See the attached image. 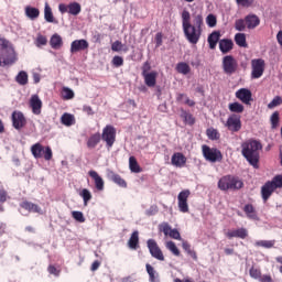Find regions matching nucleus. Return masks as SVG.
I'll return each instance as SVG.
<instances>
[{
    "mask_svg": "<svg viewBox=\"0 0 282 282\" xmlns=\"http://www.w3.org/2000/svg\"><path fill=\"white\" fill-rule=\"evenodd\" d=\"M204 25V17L202 14H193V24L183 26L186 41L192 45H197L202 39V26Z\"/></svg>",
    "mask_w": 282,
    "mask_h": 282,
    "instance_id": "f257e3e1",
    "label": "nucleus"
},
{
    "mask_svg": "<svg viewBox=\"0 0 282 282\" xmlns=\"http://www.w3.org/2000/svg\"><path fill=\"white\" fill-rule=\"evenodd\" d=\"M241 153L247 162L254 169H259V151L263 149L261 142L249 139L241 144Z\"/></svg>",
    "mask_w": 282,
    "mask_h": 282,
    "instance_id": "f03ea898",
    "label": "nucleus"
},
{
    "mask_svg": "<svg viewBox=\"0 0 282 282\" xmlns=\"http://www.w3.org/2000/svg\"><path fill=\"white\" fill-rule=\"evenodd\" d=\"M15 61L14 47L6 37H0V67L12 65Z\"/></svg>",
    "mask_w": 282,
    "mask_h": 282,
    "instance_id": "7ed1b4c3",
    "label": "nucleus"
},
{
    "mask_svg": "<svg viewBox=\"0 0 282 282\" xmlns=\"http://www.w3.org/2000/svg\"><path fill=\"white\" fill-rule=\"evenodd\" d=\"M243 181L235 175H225L218 181V188L220 191H241Z\"/></svg>",
    "mask_w": 282,
    "mask_h": 282,
    "instance_id": "20e7f679",
    "label": "nucleus"
},
{
    "mask_svg": "<svg viewBox=\"0 0 282 282\" xmlns=\"http://www.w3.org/2000/svg\"><path fill=\"white\" fill-rule=\"evenodd\" d=\"M31 153L35 160H40L41 158H44L46 162H50L53 158L52 148L50 147H43L41 143H35L31 147Z\"/></svg>",
    "mask_w": 282,
    "mask_h": 282,
    "instance_id": "39448f33",
    "label": "nucleus"
},
{
    "mask_svg": "<svg viewBox=\"0 0 282 282\" xmlns=\"http://www.w3.org/2000/svg\"><path fill=\"white\" fill-rule=\"evenodd\" d=\"M116 135H117L116 127L111 124H107L102 129L101 139L104 142H106V148L108 151H111V149L113 148V144H116Z\"/></svg>",
    "mask_w": 282,
    "mask_h": 282,
    "instance_id": "423d86ee",
    "label": "nucleus"
},
{
    "mask_svg": "<svg viewBox=\"0 0 282 282\" xmlns=\"http://www.w3.org/2000/svg\"><path fill=\"white\" fill-rule=\"evenodd\" d=\"M223 72L227 76H232L234 74H237V69H239V62L232 55H226L223 57Z\"/></svg>",
    "mask_w": 282,
    "mask_h": 282,
    "instance_id": "0eeeda50",
    "label": "nucleus"
},
{
    "mask_svg": "<svg viewBox=\"0 0 282 282\" xmlns=\"http://www.w3.org/2000/svg\"><path fill=\"white\" fill-rule=\"evenodd\" d=\"M202 151H203V158L207 162H221L224 160V155L221 154V151H219L217 148H210L206 144L202 145Z\"/></svg>",
    "mask_w": 282,
    "mask_h": 282,
    "instance_id": "6e6552de",
    "label": "nucleus"
},
{
    "mask_svg": "<svg viewBox=\"0 0 282 282\" xmlns=\"http://www.w3.org/2000/svg\"><path fill=\"white\" fill-rule=\"evenodd\" d=\"M265 72V59L254 58L251 61V78H261Z\"/></svg>",
    "mask_w": 282,
    "mask_h": 282,
    "instance_id": "1a4fd4ad",
    "label": "nucleus"
},
{
    "mask_svg": "<svg viewBox=\"0 0 282 282\" xmlns=\"http://www.w3.org/2000/svg\"><path fill=\"white\" fill-rule=\"evenodd\" d=\"M58 10L61 14H65L68 12V14H72L73 17H78L80 12L83 11V7L78 2H70L69 4L59 3Z\"/></svg>",
    "mask_w": 282,
    "mask_h": 282,
    "instance_id": "9d476101",
    "label": "nucleus"
},
{
    "mask_svg": "<svg viewBox=\"0 0 282 282\" xmlns=\"http://www.w3.org/2000/svg\"><path fill=\"white\" fill-rule=\"evenodd\" d=\"M147 246H148V250L151 254V257H153V259H156V261H164V252H162V249L160 248V246L158 245V241H155V239H149L147 241Z\"/></svg>",
    "mask_w": 282,
    "mask_h": 282,
    "instance_id": "9b49d317",
    "label": "nucleus"
},
{
    "mask_svg": "<svg viewBox=\"0 0 282 282\" xmlns=\"http://www.w3.org/2000/svg\"><path fill=\"white\" fill-rule=\"evenodd\" d=\"M225 127H227L228 131H231V133H239V131H241V116L236 113L230 115Z\"/></svg>",
    "mask_w": 282,
    "mask_h": 282,
    "instance_id": "f8f14e48",
    "label": "nucleus"
},
{
    "mask_svg": "<svg viewBox=\"0 0 282 282\" xmlns=\"http://www.w3.org/2000/svg\"><path fill=\"white\" fill-rule=\"evenodd\" d=\"M12 126L18 130L21 131L23 127L28 124V120L25 119V116L21 111H13L11 116Z\"/></svg>",
    "mask_w": 282,
    "mask_h": 282,
    "instance_id": "ddd939ff",
    "label": "nucleus"
},
{
    "mask_svg": "<svg viewBox=\"0 0 282 282\" xmlns=\"http://www.w3.org/2000/svg\"><path fill=\"white\" fill-rule=\"evenodd\" d=\"M188 197H191L189 189L180 192L177 199H178V210L181 213H188Z\"/></svg>",
    "mask_w": 282,
    "mask_h": 282,
    "instance_id": "4468645a",
    "label": "nucleus"
},
{
    "mask_svg": "<svg viewBox=\"0 0 282 282\" xmlns=\"http://www.w3.org/2000/svg\"><path fill=\"white\" fill-rule=\"evenodd\" d=\"M89 50V42L87 40H75L70 43V54H78V52H85Z\"/></svg>",
    "mask_w": 282,
    "mask_h": 282,
    "instance_id": "2eb2a0df",
    "label": "nucleus"
},
{
    "mask_svg": "<svg viewBox=\"0 0 282 282\" xmlns=\"http://www.w3.org/2000/svg\"><path fill=\"white\" fill-rule=\"evenodd\" d=\"M29 105L34 116H41V111L43 109V101L41 100L39 95H32L30 98Z\"/></svg>",
    "mask_w": 282,
    "mask_h": 282,
    "instance_id": "dca6fc26",
    "label": "nucleus"
},
{
    "mask_svg": "<svg viewBox=\"0 0 282 282\" xmlns=\"http://www.w3.org/2000/svg\"><path fill=\"white\" fill-rule=\"evenodd\" d=\"M186 155L182 152H175L171 158V164L176 169H184V166H186Z\"/></svg>",
    "mask_w": 282,
    "mask_h": 282,
    "instance_id": "f3484780",
    "label": "nucleus"
},
{
    "mask_svg": "<svg viewBox=\"0 0 282 282\" xmlns=\"http://www.w3.org/2000/svg\"><path fill=\"white\" fill-rule=\"evenodd\" d=\"M236 98L241 100L243 105H250L252 102V91L248 88H240L236 91Z\"/></svg>",
    "mask_w": 282,
    "mask_h": 282,
    "instance_id": "a211bd4d",
    "label": "nucleus"
},
{
    "mask_svg": "<svg viewBox=\"0 0 282 282\" xmlns=\"http://www.w3.org/2000/svg\"><path fill=\"white\" fill-rule=\"evenodd\" d=\"M245 23L248 30H254L261 25V19L257 14L251 13L245 18Z\"/></svg>",
    "mask_w": 282,
    "mask_h": 282,
    "instance_id": "6ab92c4d",
    "label": "nucleus"
},
{
    "mask_svg": "<svg viewBox=\"0 0 282 282\" xmlns=\"http://www.w3.org/2000/svg\"><path fill=\"white\" fill-rule=\"evenodd\" d=\"M21 208L28 210V213H36L37 215H43V209L37 204L30 200H24L20 204Z\"/></svg>",
    "mask_w": 282,
    "mask_h": 282,
    "instance_id": "aec40b11",
    "label": "nucleus"
},
{
    "mask_svg": "<svg viewBox=\"0 0 282 282\" xmlns=\"http://www.w3.org/2000/svg\"><path fill=\"white\" fill-rule=\"evenodd\" d=\"M89 177H91V180H94L95 182V188L97 191H105V180L101 178L100 174H98V172L90 170L88 172Z\"/></svg>",
    "mask_w": 282,
    "mask_h": 282,
    "instance_id": "412c9836",
    "label": "nucleus"
},
{
    "mask_svg": "<svg viewBox=\"0 0 282 282\" xmlns=\"http://www.w3.org/2000/svg\"><path fill=\"white\" fill-rule=\"evenodd\" d=\"M147 87H155L158 85V70H152L145 75H142Z\"/></svg>",
    "mask_w": 282,
    "mask_h": 282,
    "instance_id": "4be33fe9",
    "label": "nucleus"
},
{
    "mask_svg": "<svg viewBox=\"0 0 282 282\" xmlns=\"http://www.w3.org/2000/svg\"><path fill=\"white\" fill-rule=\"evenodd\" d=\"M232 47H235V43L230 39H223L219 41V50L221 54H228L232 52Z\"/></svg>",
    "mask_w": 282,
    "mask_h": 282,
    "instance_id": "5701e85b",
    "label": "nucleus"
},
{
    "mask_svg": "<svg viewBox=\"0 0 282 282\" xmlns=\"http://www.w3.org/2000/svg\"><path fill=\"white\" fill-rule=\"evenodd\" d=\"M128 248H130V250H138L140 248V232L138 230L131 234L128 240Z\"/></svg>",
    "mask_w": 282,
    "mask_h": 282,
    "instance_id": "b1692460",
    "label": "nucleus"
},
{
    "mask_svg": "<svg viewBox=\"0 0 282 282\" xmlns=\"http://www.w3.org/2000/svg\"><path fill=\"white\" fill-rule=\"evenodd\" d=\"M274 186L271 185L270 181H268L262 187H261V195L263 202H268L270 197H272V193H274Z\"/></svg>",
    "mask_w": 282,
    "mask_h": 282,
    "instance_id": "393cba45",
    "label": "nucleus"
},
{
    "mask_svg": "<svg viewBox=\"0 0 282 282\" xmlns=\"http://www.w3.org/2000/svg\"><path fill=\"white\" fill-rule=\"evenodd\" d=\"M226 237L227 239H234L235 237L238 239H246L248 237V229L239 228L232 231H228Z\"/></svg>",
    "mask_w": 282,
    "mask_h": 282,
    "instance_id": "a878e982",
    "label": "nucleus"
},
{
    "mask_svg": "<svg viewBox=\"0 0 282 282\" xmlns=\"http://www.w3.org/2000/svg\"><path fill=\"white\" fill-rule=\"evenodd\" d=\"M108 177L111 180V182H113L121 188H127V181H124V178H122V176H120V174H116L113 171H110L108 173Z\"/></svg>",
    "mask_w": 282,
    "mask_h": 282,
    "instance_id": "bb28decb",
    "label": "nucleus"
},
{
    "mask_svg": "<svg viewBox=\"0 0 282 282\" xmlns=\"http://www.w3.org/2000/svg\"><path fill=\"white\" fill-rule=\"evenodd\" d=\"M101 134L100 132H96L94 134H91L88 140H87V147L88 149H96V147H98V144H100L101 141Z\"/></svg>",
    "mask_w": 282,
    "mask_h": 282,
    "instance_id": "cd10ccee",
    "label": "nucleus"
},
{
    "mask_svg": "<svg viewBox=\"0 0 282 282\" xmlns=\"http://www.w3.org/2000/svg\"><path fill=\"white\" fill-rule=\"evenodd\" d=\"M221 37V33L219 31H214L208 35L207 42L209 43V48L215 50L217 47V43H219V39Z\"/></svg>",
    "mask_w": 282,
    "mask_h": 282,
    "instance_id": "c85d7f7f",
    "label": "nucleus"
},
{
    "mask_svg": "<svg viewBox=\"0 0 282 282\" xmlns=\"http://www.w3.org/2000/svg\"><path fill=\"white\" fill-rule=\"evenodd\" d=\"M243 213L247 215L248 219H259V216L257 215V209L254 208L253 204L245 205Z\"/></svg>",
    "mask_w": 282,
    "mask_h": 282,
    "instance_id": "c756f323",
    "label": "nucleus"
},
{
    "mask_svg": "<svg viewBox=\"0 0 282 282\" xmlns=\"http://www.w3.org/2000/svg\"><path fill=\"white\" fill-rule=\"evenodd\" d=\"M145 270L149 274L150 282H160V274L158 273V271H155V269L150 263L145 264Z\"/></svg>",
    "mask_w": 282,
    "mask_h": 282,
    "instance_id": "7c9ffc66",
    "label": "nucleus"
},
{
    "mask_svg": "<svg viewBox=\"0 0 282 282\" xmlns=\"http://www.w3.org/2000/svg\"><path fill=\"white\" fill-rule=\"evenodd\" d=\"M50 45L53 50H61L63 47V37L58 34L52 35Z\"/></svg>",
    "mask_w": 282,
    "mask_h": 282,
    "instance_id": "2f4dec72",
    "label": "nucleus"
},
{
    "mask_svg": "<svg viewBox=\"0 0 282 282\" xmlns=\"http://www.w3.org/2000/svg\"><path fill=\"white\" fill-rule=\"evenodd\" d=\"M129 169L131 173H142V167H140V164H138L135 156L129 158Z\"/></svg>",
    "mask_w": 282,
    "mask_h": 282,
    "instance_id": "473e14b6",
    "label": "nucleus"
},
{
    "mask_svg": "<svg viewBox=\"0 0 282 282\" xmlns=\"http://www.w3.org/2000/svg\"><path fill=\"white\" fill-rule=\"evenodd\" d=\"M61 122L65 127H72L76 122V119L74 118V115L65 112L61 117Z\"/></svg>",
    "mask_w": 282,
    "mask_h": 282,
    "instance_id": "72a5a7b5",
    "label": "nucleus"
},
{
    "mask_svg": "<svg viewBox=\"0 0 282 282\" xmlns=\"http://www.w3.org/2000/svg\"><path fill=\"white\" fill-rule=\"evenodd\" d=\"M25 14L29 19L34 20V19H39L41 11H39V9L34 7H26Z\"/></svg>",
    "mask_w": 282,
    "mask_h": 282,
    "instance_id": "f704fd0d",
    "label": "nucleus"
},
{
    "mask_svg": "<svg viewBox=\"0 0 282 282\" xmlns=\"http://www.w3.org/2000/svg\"><path fill=\"white\" fill-rule=\"evenodd\" d=\"M235 43L239 47H248V42H246V33H237L235 35Z\"/></svg>",
    "mask_w": 282,
    "mask_h": 282,
    "instance_id": "c9c22d12",
    "label": "nucleus"
},
{
    "mask_svg": "<svg viewBox=\"0 0 282 282\" xmlns=\"http://www.w3.org/2000/svg\"><path fill=\"white\" fill-rule=\"evenodd\" d=\"M176 72L186 76V74H191V66L187 63L181 62L176 65Z\"/></svg>",
    "mask_w": 282,
    "mask_h": 282,
    "instance_id": "e433bc0d",
    "label": "nucleus"
},
{
    "mask_svg": "<svg viewBox=\"0 0 282 282\" xmlns=\"http://www.w3.org/2000/svg\"><path fill=\"white\" fill-rule=\"evenodd\" d=\"M229 111H231V113H243L245 107L243 105L239 104V102H231L228 106Z\"/></svg>",
    "mask_w": 282,
    "mask_h": 282,
    "instance_id": "4c0bfd02",
    "label": "nucleus"
},
{
    "mask_svg": "<svg viewBox=\"0 0 282 282\" xmlns=\"http://www.w3.org/2000/svg\"><path fill=\"white\" fill-rule=\"evenodd\" d=\"M181 118H183L184 122H186V124H189L191 127L195 124V117H193V115L187 112L186 110H182Z\"/></svg>",
    "mask_w": 282,
    "mask_h": 282,
    "instance_id": "58836bf2",
    "label": "nucleus"
},
{
    "mask_svg": "<svg viewBox=\"0 0 282 282\" xmlns=\"http://www.w3.org/2000/svg\"><path fill=\"white\" fill-rule=\"evenodd\" d=\"M182 248L183 250H185V252H187L189 257H192V259H194V261H197V252L191 249V243H188L187 241H183Z\"/></svg>",
    "mask_w": 282,
    "mask_h": 282,
    "instance_id": "ea45409f",
    "label": "nucleus"
},
{
    "mask_svg": "<svg viewBox=\"0 0 282 282\" xmlns=\"http://www.w3.org/2000/svg\"><path fill=\"white\" fill-rule=\"evenodd\" d=\"M111 50L112 52H129V48L124 47V44L118 40L111 44Z\"/></svg>",
    "mask_w": 282,
    "mask_h": 282,
    "instance_id": "a19ab883",
    "label": "nucleus"
},
{
    "mask_svg": "<svg viewBox=\"0 0 282 282\" xmlns=\"http://www.w3.org/2000/svg\"><path fill=\"white\" fill-rule=\"evenodd\" d=\"M165 248H167V250H170V252H172V254H174V257H180L181 252H180V249L177 248V246L175 245V242L167 241L165 245Z\"/></svg>",
    "mask_w": 282,
    "mask_h": 282,
    "instance_id": "79ce46f5",
    "label": "nucleus"
},
{
    "mask_svg": "<svg viewBox=\"0 0 282 282\" xmlns=\"http://www.w3.org/2000/svg\"><path fill=\"white\" fill-rule=\"evenodd\" d=\"M206 135L209 140H219V131L215 128H209L206 130Z\"/></svg>",
    "mask_w": 282,
    "mask_h": 282,
    "instance_id": "37998d69",
    "label": "nucleus"
},
{
    "mask_svg": "<svg viewBox=\"0 0 282 282\" xmlns=\"http://www.w3.org/2000/svg\"><path fill=\"white\" fill-rule=\"evenodd\" d=\"M80 197L84 199V205L87 206L89 202H91V192L89 189L84 188L79 193Z\"/></svg>",
    "mask_w": 282,
    "mask_h": 282,
    "instance_id": "c03bdc74",
    "label": "nucleus"
},
{
    "mask_svg": "<svg viewBox=\"0 0 282 282\" xmlns=\"http://www.w3.org/2000/svg\"><path fill=\"white\" fill-rule=\"evenodd\" d=\"M15 80L19 85H28V73H25L24 70H21L17 75Z\"/></svg>",
    "mask_w": 282,
    "mask_h": 282,
    "instance_id": "a18cd8bd",
    "label": "nucleus"
},
{
    "mask_svg": "<svg viewBox=\"0 0 282 282\" xmlns=\"http://www.w3.org/2000/svg\"><path fill=\"white\" fill-rule=\"evenodd\" d=\"M44 18L47 23H54V13H52V8L48 7L47 4L45 6L44 9Z\"/></svg>",
    "mask_w": 282,
    "mask_h": 282,
    "instance_id": "49530a36",
    "label": "nucleus"
},
{
    "mask_svg": "<svg viewBox=\"0 0 282 282\" xmlns=\"http://www.w3.org/2000/svg\"><path fill=\"white\" fill-rule=\"evenodd\" d=\"M274 243H275L274 240H259L256 242V246H258L259 248L270 249V248H274Z\"/></svg>",
    "mask_w": 282,
    "mask_h": 282,
    "instance_id": "de8ad7c7",
    "label": "nucleus"
},
{
    "mask_svg": "<svg viewBox=\"0 0 282 282\" xmlns=\"http://www.w3.org/2000/svg\"><path fill=\"white\" fill-rule=\"evenodd\" d=\"M62 98L64 100H72V98H74V90H72V88L63 87L62 88Z\"/></svg>",
    "mask_w": 282,
    "mask_h": 282,
    "instance_id": "09e8293b",
    "label": "nucleus"
},
{
    "mask_svg": "<svg viewBox=\"0 0 282 282\" xmlns=\"http://www.w3.org/2000/svg\"><path fill=\"white\" fill-rule=\"evenodd\" d=\"M172 229L173 228H171V225H169V223H162L159 225V232H163L165 237H169Z\"/></svg>",
    "mask_w": 282,
    "mask_h": 282,
    "instance_id": "8fccbe9b",
    "label": "nucleus"
},
{
    "mask_svg": "<svg viewBox=\"0 0 282 282\" xmlns=\"http://www.w3.org/2000/svg\"><path fill=\"white\" fill-rule=\"evenodd\" d=\"M273 188L276 191V188H282V174L275 175L272 181H270Z\"/></svg>",
    "mask_w": 282,
    "mask_h": 282,
    "instance_id": "3c124183",
    "label": "nucleus"
},
{
    "mask_svg": "<svg viewBox=\"0 0 282 282\" xmlns=\"http://www.w3.org/2000/svg\"><path fill=\"white\" fill-rule=\"evenodd\" d=\"M193 23H191V12H188L187 10H184L182 12V25L183 28H186V25H192Z\"/></svg>",
    "mask_w": 282,
    "mask_h": 282,
    "instance_id": "603ef678",
    "label": "nucleus"
},
{
    "mask_svg": "<svg viewBox=\"0 0 282 282\" xmlns=\"http://www.w3.org/2000/svg\"><path fill=\"white\" fill-rule=\"evenodd\" d=\"M282 105V97L275 96L269 104L268 109H274L275 107H281Z\"/></svg>",
    "mask_w": 282,
    "mask_h": 282,
    "instance_id": "864d4df0",
    "label": "nucleus"
},
{
    "mask_svg": "<svg viewBox=\"0 0 282 282\" xmlns=\"http://www.w3.org/2000/svg\"><path fill=\"white\" fill-rule=\"evenodd\" d=\"M247 24H246V20L243 19H238L235 22V29L237 30V32H243L246 30Z\"/></svg>",
    "mask_w": 282,
    "mask_h": 282,
    "instance_id": "5fc2aeb1",
    "label": "nucleus"
},
{
    "mask_svg": "<svg viewBox=\"0 0 282 282\" xmlns=\"http://www.w3.org/2000/svg\"><path fill=\"white\" fill-rule=\"evenodd\" d=\"M206 23L208 28H215V25H217V17L213 13L208 14L206 18Z\"/></svg>",
    "mask_w": 282,
    "mask_h": 282,
    "instance_id": "6e6d98bb",
    "label": "nucleus"
},
{
    "mask_svg": "<svg viewBox=\"0 0 282 282\" xmlns=\"http://www.w3.org/2000/svg\"><path fill=\"white\" fill-rule=\"evenodd\" d=\"M271 127L272 129H276V127H279V120H280V117H279V111H275L271 115Z\"/></svg>",
    "mask_w": 282,
    "mask_h": 282,
    "instance_id": "4d7b16f0",
    "label": "nucleus"
},
{
    "mask_svg": "<svg viewBox=\"0 0 282 282\" xmlns=\"http://www.w3.org/2000/svg\"><path fill=\"white\" fill-rule=\"evenodd\" d=\"M72 217L75 219V221L85 224V215H83V212H73Z\"/></svg>",
    "mask_w": 282,
    "mask_h": 282,
    "instance_id": "13d9d810",
    "label": "nucleus"
},
{
    "mask_svg": "<svg viewBox=\"0 0 282 282\" xmlns=\"http://www.w3.org/2000/svg\"><path fill=\"white\" fill-rule=\"evenodd\" d=\"M249 275L251 276V279H261V269L251 267L249 270Z\"/></svg>",
    "mask_w": 282,
    "mask_h": 282,
    "instance_id": "bf43d9fd",
    "label": "nucleus"
},
{
    "mask_svg": "<svg viewBox=\"0 0 282 282\" xmlns=\"http://www.w3.org/2000/svg\"><path fill=\"white\" fill-rule=\"evenodd\" d=\"M147 74H151V63L149 61L144 62L141 67V76H145Z\"/></svg>",
    "mask_w": 282,
    "mask_h": 282,
    "instance_id": "052dcab7",
    "label": "nucleus"
},
{
    "mask_svg": "<svg viewBox=\"0 0 282 282\" xmlns=\"http://www.w3.org/2000/svg\"><path fill=\"white\" fill-rule=\"evenodd\" d=\"M112 65H115V67H122L124 65V59L121 56L116 55L112 58Z\"/></svg>",
    "mask_w": 282,
    "mask_h": 282,
    "instance_id": "680f3d73",
    "label": "nucleus"
},
{
    "mask_svg": "<svg viewBox=\"0 0 282 282\" xmlns=\"http://www.w3.org/2000/svg\"><path fill=\"white\" fill-rule=\"evenodd\" d=\"M171 239H176L177 241L182 240V236L180 235V231L177 229H171L169 236Z\"/></svg>",
    "mask_w": 282,
    "mask_h": 282,
    "instance_id": "e2e57ef3",
    "label": "nucleus"
},
{
    "mask_svg": "<svg viewBox=\"0 0 282 282\" xmlns=\"http://www.w3.org/2000/svg\"><path fill=\"white\" fill-rule=\"evenodd\" d=\"M237 6H241L242 8H250L254 0H236Z\"/></svg>",
    "mask_w": 282,
    "mask_h": 282,
    "instance_id": "0e129e2a",
    "label": "nucleus"
},
{
    "mask_svg": "<svg viewBox=\"0 0 282 282\" xmlns=\"http://www.w3.org/2000/svg\"><path fill=\"white\" fill-rule=\"evenodd\" d=\"M48 274H53L54 276H61V270L56 269L54 264H50L47 268Z\"/></svg>",
    "mask_w": 282,
    "mask_h": 282,
    "instance_id": "69168bd1",
    "label": "nucleus"
},
{
    "mask_svg": "<svg viewBox=\"0 0 282 282\" xmlns=\"http://www.w3.org/2000/svg\"><path fill=\"white\" fill-rule=\"evenodd\" d=\"M163 36L164 35H162L161 32L156 33V35H155V43H156L155 47H162V43H163L162 39H163Z\"/></svg>",
    "mask_w": 282,
    "mask_h": 282,
    "instance_id": "338daca9",
    "label": "nucleus"
},
{
    "mask_svg": "<svg viewBox=\"0 0 282 282\" xmlns=\"http://www.w3.org/2000/svg\"><path fill=\"white\" fill-rule=\"evenodd\" d=\"M259 281L260 282H274V280L272 279V275H268V274L261 275Z\"/></svg>",
    "mask_w": 282,
    "mask_h": 282,
    "instance_id": "774afa93",
    "label": "nucleus"
}]
</instances>
